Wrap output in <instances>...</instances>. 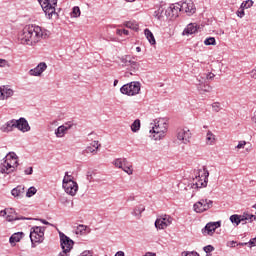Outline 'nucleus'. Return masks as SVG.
I'll return each mask as SVG.
<instances>
[{
    "mask_svg": "<svg viewBox=\"0 0 256 256\" xmlns=\"http://www.w3.org/2000/svg\"><path fill=\"white\" fill-rule=\"evenodd\" d=\"M71 15L72 17H81V9L78 6L73 7Z\"/></svg>",
    "mask_w": 256,
    "mask_h": 256,
    "instance_id": "38",
    "label": "nucleus"
},
{
    "mask_svg": "<svg viewBox=\"0 0 256 256\" xmlns=\"http://www.w3.org/2000/svg\"><path fill=\"white\" fill-rule=\"evenodd\" d=\"M206 145H215V134L211 130L206 134Z\"/></svg>",
    "mask_w": 256,
    "mask_h": 256,
    "instance_id": "28",
    "label": "nucleus"
},
{
    "mask_svg": "<svg viewBox=\"0 0 256 256\" xmlns=\"http://www.w3.org/2000/svg\"><path fill=\"white\" fill-rule=\"evenodd\" d=\"M87 231L88 233L91 232V230L87 226L80 224L76 228V235H87Z\"/></svg>",
    "mask_w": 256,
    "mask_h": 256,
    "instance_id": "24",
    "label": "nucleus"
},
{
    "mask_svg": "<svg viewBox=\"0 0 256 256\" xmlns=\"http://www.w3.org/2000/svg\"><path fill=\"white\" fill-rule=\"evenodd\" d=\"M165 14V6H160L155 12L154 17L158 19V21H161L163 19V15Z\"/></svg>",
    "mask_w": 256,
    "mask_h": 256,
    "instance_id": "29",
    "label": "nucleus"
},
{
    "mask_svg": "<svg viewBox=\"0 0 256 256\" xmlns=\"http://www.w3.org/2000/svg\"><path fill=\"white\" fill-rule=\"evenodd\" d=\"M122 169L127 175H133V166L129 164V161H127V164H125Z\"/></svg>",
    "mask_w": 256,
    "mask_h": 256,
    "instance_id": "34",
    "label": "nucleus"
},
{
    "mask_svg": "<svg viewBox=\"0 0 256 256\" xmlns=\"http://www.w3.org/2000/svg\"><path fill=\"white\" fill-rule=\"evenodd\" d=\"M7 65V60L0 59V67H5Z\"/></svg>",
    "mask_w": 256,
    "mask_h": 256,
    "instance_id": "55",
    "label": "nucleus"
},
{
    "mask_svg": "<svg viewBox=\"0 0 256 256\" xmlns=\"http://www.w3.org/2000/svg\"><path fill=\"white\" fill-rule=\"evenodd\" d=\"M144 256H156V254L152 252H147Z\"/></svg>",
    "mask_w": 256,
    "mask_h": 256,
    "instance_id": "63",
    "label": "nucleus"
},
{
    "mask_svg": "<svg viewBox=\"0 0 256 256\" xmlns=\"http://www.w3.org/2000/svg\"><path fill=\"white\" fill-rule=\"evenodd\" d=\"M250 75L253 79H256V67L251 71Z\"/></svg>",
    "mask_w": 256,
    "mask_h": 256,
    "instance_id": "57",
    "label": "nucleus"
},
{
    "mask_svg": "<svg viewBox=\"0 0 256 256\" xmlns=\"http://www.w3.org/2000/svg\"><path fill=\"white\" fill-rule=\"evenodd\" d=\"M16 123V129H19V131H22V133H27V131H31V126H29V122H27V119L20 118L18 120H15Z\"/></svg>",
    "mask_w": 256,
    "mask_h": 256,
    "instance_id": "14",
    "label": "nucleus"
},
{
    "mask_svg": "<svg viewBox=\"0 0 256 256\" xmlns=\"http://www.w3.org/2000/svg\"><path fill=\"white\" fill-rule=\"evenodd\" d=\"M236 15L240 18L243 19V17H245V8H239V10L236 12Z\"/></svg>",
    "mask_w": 256,
    "mask_h": 256,
    "instance_id": "42",
    "label": "nucleus"
},
{
    "mask_svg": "<svg viewBox=\"0 0 256 256\" xmlns=\"http://www.w3.org/2000/svg\"><path fill=\"white\" fill-rule=\"evenodd\" d=\"M13 129H16L15 119H12V120L6 122L1 127V131H3V133H9V132L13 131Z\"/></svg>",
    "mask_w": 256,
    "mask_h": 256,
    "instance_id": "17",
    "label": "nucleus"
},
{
    "mask_svg": "<svg viewBox=\"0 0 256 256\" xmlns=\"http://www.w3.org/2000/svg\"><path fill=\"white\" fill-rule=\"evenodd\" d=\"M37 221H40L43 223V225H51V223H49L47 220L45 219H37Z\"/></svg>",
    "mask_w": 256,
    "mask_h": 256,
    "instance_id": "56",
    "label": "nucleus"
},
{
    "mask_svg": "<svg viewBox=\"0 0 256 256\" xmlns=\"http://www.w3.org/2000/svg\"><path fill=\"white\" fill-rule=\"evenodd\" d=\"M115 256H125V252L123 251H118Z\"/></svg>",
    "mask_w": 256,
    "mask_h": 256,
    "instance_id": "60",
    "label": "nucleus"
},
{
    "mask_svg": "<svg viewBox=\"0 0 256 256\" xmlns=\"http://www.w3.org/2000/svg\"><path fill=\"white\" fill-rule=\"evenodd\" d=\"M248 243L250 244V247H255L256 246V237L250 239V241Z\"/></svg>",
    "mask_w": 256,
    "mask_h": 256,
    "instance_id": "52",
    "label": "nucleus"
},
{
    "mask_svg": "<svg viewBox=\"0 0 256 256\" xmlns=\"http://www.w3.org/2000/svg\"><path fill=\"white\" fill-rule=\"evenodd\" d=\"M126 27H128V29H137V25L133 24V22H127Z\"/></svg>",
    "mask_w": 256,
    "mask_h": 256,
    "instance_id": "48",
    "label": "nucleus"
},
{
    "mask_svg": "<svg viewBox=\"0 0 256 256\" xmlns=\"http://www.w3.org/2000/svg\"><path fill=\"white\" fill-rule=\"evenodd\" d=\"M19 167V161H17V154L10 152L6 155V160L0 165V173L10 175L15 169Z\"/></svg>",
    "mask_w": 256,
    "mask_h": 256,
    "instance_id": "2",
    "label": "nucleus"
},
{
    "mask_svg": "<svg viewBox=\"0 0 256 256\" xmlns=\"http://www.w3.org/2000/svg\"><path fill=\"white\" fill-rule=\"evenodd\" d=\"M193 207L195 213H205V211H209L213 207V200L201 199Z\"/></svg>",
    "mask_w": 256,
    "mask_h": 256,
    "instance_id": "9",
    "label": "nucleus"
},
{
    "mask_svg": "<svg viewBox=\"0 0 256 256\" xmlns=\"http://www.w3.org/2000/svg\"><path fill=\"white\" fill-rule=\"evenodd\" d=\"M49 31L37 25H26L18 34V39L22 45H37L41 39H47Z\"/></svg>",
    "mask_w": 256,
    "mask_h": 256,
    "instance_id": "1",
    "label": "nucleus"
},
{
    "mask_svg": "<svg viewBox=\"0 0 256 256\" xmlns=\"http://www.w3.org/2000/svg\"><path fill=\"white\" fill-rule=\"evenodd\" d=\"M38 2L48 19H53V15L57 16L55 9V7H57V0H38Z\"/></svg>",
    "mask_w": 256,
    "mask_h": 256,
    "instance_id": "5",
    "label": "nucleus"
},
{
    "mask_svg": "<svg viewBox=\"0 0 256 256\" xmlns=\"http://www.w3.org/2000/svg\"><path fill=\"white\" fill-rule=\"evenodd\" d=\"M114 165L118 169H123V166L127 165V160L126 158H117L116 160H114Z\"/></svg>",
    "mask_w": 256,
    "mask_h": 256,
    "instance_id": "30",
    "label": "nucleus"
},
{
    "mask_svg": "<svg viewBox=\"0 0 256 256\" xmlns=\"http://www.w3.org/2000/svg\"><path fill=\"white\" fill-rule=\"evenodd\" d=\"M209 182V170L203 168V170H198V175L196 176L195 186L197 189H202V187H207Z\"/></svg>",
    "mask_w": 256,
    "mask_h": 256,
    "instance_id": "8",
    "label": "nucleus"
},
{
    "mask_svg": "<svg viewBox=\"0 0 256 256\" xmlns=\"http://www.w3.org/2000/svg\"><path fill=\"white\" fill-rule=\"evenodd\" d=\"M203 251H205V253H212V251H215V247L212 245H207L203 248Z\"/></svg>",
    "mask_w": 256,
    "mask_h": 256,
    "instance_id": "44",
    "label": "nucleus"
},
{
    "mask_svg": "<svg viewBox=\"0 0 256 256\" xmlns=\"http://www.w3.org/2000/svg\"><path fill=\"white\" fill-rule=\"evenodd\" d=\"M55 135L58 138L65 137L67 135V128L65 126L61 125L55 130Z\"/></svg>",
    "mask_w": 256,
    "mask_h": 256,
    "instance_id": "27",
    "label": "nucleus"
},
{
    "mask_svg": "<svg viewBox=\"0 0 256 256\" xmlns=\"http://www.w3.org/2000/svg\"><path fill=\"white\" fill-rule=\"evenodd\" d=\"M216 228L213 225V222H209L206 224V226L202 229V233L204 235H213V233H215Z\"/></svg>",
    "mask_w": 256,
    "mask_h": 256,
    "instance_id": "20",
    "label": "nucleus"
},
{
    "mask_svg": "<svg viewBox=\"0 0 256 256\" xmlns=\"http://www.w3.org/2000/svg\"><path fill=\"white\" fill-rule=\"evenodd\" d=\"M11 195L13 197H23L25 195V186L18 185L16 188L12 189Z\"/></svg>",
    "mask_w": 256,
    "mask_h": 256,
    "instance_id": "19",
    "label": "nucleus"
},
{
    "mask_svg": "<svg viewBox=\"0 0 256 256\" xmlns=\"http://www.w3.org/2000/svg\"><path fill=\"white\" fill-rule=\"evenodd\" d=\"M197 89L198 91H200V93H209V91H211V86H209L208 84H203V82L199 80Z\"/></svg>",
    "mask_w": 256,
    "mask_h": 256,
    "instance_id": "26",
    "label": "nucleus"
},
{
    "mask_svg": "<svg viewBox=\"0 0 256 256\" xmlns=\"http://www.w3.org/2000/svg\"><path fill=\"white\" fill-rule=\"evenodd\" d=\"M204 77L208 80L214 79L215 78V74L213 73H208V74H204Z\"/></svg>",
    "mask_w": 256,
    "mask_h": 256,
    "instance_id": "50",
    "label": "nucleus"
},
{
    "mask_svg": "<svg viewBox=\"0 0 256 256\" xmlns=\"http://www.w3.org/2000/svg\"><path fill=\"white\" fill-rule=\"evenodd\" d=\"M167 127L165 120L160 119L157 122H155L154 127L150 130V133L154 134L155 141H160V139H163L165 137V134L167 133Z\"/></svg>",
    "mask_w": 256,
    "mask_h": 256,
    "instance_id": "3",
    "label": "nucleus"
},
{
    "mask_svg": "<svg viewBox=\"0 0 256 256\" xmlns=\"http://www.w3.org/2000/svg\"><path fill=\"white\" fill-rule=\"evenodd\" d=\"M143 211H145V206L140 204L134 208L132 215L135 217H141V213H143Z\"/></svg>",
    "mask_w": 256,
    "mask_h": 256,
    "instance_id": "31",
    "label": "nucleus"
},
{
    "mask_svg": "<svg viewBox=\"0 0 256 256\" xmlns=\"http://www.w3.org/2000/svg\"><path fill=\"white\" fill-rule=\"evenodd\" d=\"M212 225H214L215 229H218V227H221V221L212 222Z\"/></svg>",
    "mask_w": 256,
    "mask_h": 256,
    "instance_id": "54",
    "label": "nucleus"
},
{
    "mask_svg": "<svg viewBox=\"0 0 256 256\" xmlns=\"http://www.w3.org/2000/svg\"><path fill=\"white\" fill-rule=\"evenodd\" d=\"M13 89L7 88L5 86L0 87V100L3 101L5 99H9V97H13Z\"/></svg>",
    "mask_w": 256,
    "mask_h": 256,
    "instance_id": "16",
    "label": "nucleus"
},
{
    "mask_svg": "<svg viewBox=\"0 0 256 256\" xmlns=\"http://www.w3.org/2000/svg\"><path fill=\"white\" fill-rule=\"evenodd\" d=\"M212 109L215 113H219L221 111V104L219 102H214L212 104Z\"/></svg>",
    "mask_w": 256,
    "mask_h": 256,
    "instance_id": "41",
    "label": "nucleus"
},
{
    "mask_svg": "<svg viewBox=\"0 0 256 256\" xmlns=\"http://www.w3.org/2000/svg\"><path fill=\"white\" fill-rule=\"evenodd\" d=\"M193 33H197V24L190 23L183 31V35H193Z\"/></svg>",
    "mask_w": 256,
    "mask_h": 256,
    "instance_id": "21",
    "label": "nucleus"
},
{
    "mask_svg": "<svg viewBox=\"0 0 256 256\" xmlns=\"http://www.w3.org/2000/svg\"><path fill=\"white\" fill-rule=\"evenodd\" d=\"M69 253H71V252H69L67 250H62V252H60L58 256H69Z\"/></svg>",
    "mask_w": 256,
    "mask_h": 256,
    "instance_id": "53",
    "label": "nucleus"
},
{
    "mask_svg": "<svg viewBox=\"0 0 256 256\" xmlns=\"http://www.w3.org/2000/svg\"><path fill=\"white\" fill-rule=\"evenodd\" d=\"M253 0H247L241 3L240 7L241 9H250V7H253Z\"/></svg>",
    "mask_w": 256,
    "mask_h": 256,
    "instance_id": "37",
    "label": "nucleus"
},
{
    "mask_svg": "<svg viewBox=\"0 0 256 256\" xmlns=\"http://www.w3.org/2000/svg\"><path fill=\"white\" fill-rule=\"evenodd\" d=\"M139 91H141V83L139 82H130L120 88L122 95H127L128 97L139 95Z\"/></svg>",
    "mask_w": 256,
    "mask_h": 256,
    "instance_id": "6",
    "label": "nucleus"
},
{
    "mask_svg": "<svg viewBox=\"0 0 256 256\" xmlns=\"http://www.w3.org/2000/svg\"><path fill=\"white\" fill-rule=\"evenodd\" d=\"M173 223V218L167 214L158 216V218L155 221V227L156 229H167L169 225Z\"/></svg>",
    "mask_w": 256,
    "mask_h": 256,
    "instance_id": "11",
    "label": "nucleus"
},
{
    "mask_svg": "<svg viewBox=\"0 0 256 256\" xmlns=\"http://www.w3.org/2000/svg\"><path fill=\"white\" fill-rule=\"evenodd\" d=\"M180 11L184 13H188L189 15H193L197 9L195 8V4L193 1H188V2H182L180 6Z\"/></svg>",
    "mask_w": 256,
    "mask_h": 256,
    "instance_id": "13",
    "label": "nucleus"
},
{
    "mask_svg": "<svg viewBox=\"0 0 256 256\" xmlns=\"http://www.w3.org/2000/svg\"><path fill=\"white\" fill-rule=\"evenodd\" d=\"M87 180L90 182L93 181V175L91 174V172L87 173Z\"/></svg>",
    "mask_w": 256,
    "mask_h": 256,
    "instance_id": "58",
    "label": "nucleus"
},
{
    "mask_svg": "<svg viewBox=\"0 0 256 256\" xmlns=\"http://www.w3.org/2000/svg\"><path fill=\"white\" fill-rule=\"evenodd\" d=\"M32 218H27V217H15L13 215H7L6 220L11 222V221H29Z\"/></svg>",
    "mask_w": 256,
    "mask_h": 256,
    "instance_id": "32",
    "label": "nucleus"
},
{
    "mask_svg": "<svg viewBox=\"0 0 256 256\" xmlns=\"http://www.w3.org/2000/svg\"><path fill=\"white\" fill-rule=\"evenodd\" d=\"M101 147L99 141H93L90 146L86 148V153H97V150Z\"/></svg>",
    "mask_w": 256,
    "mask_h": 256,
    "instance_id": "22",
    "label": "nucleus"
},
{
    "mask_svg": "<svg viewBox=\"0 0 256 256\" xmlns=\"http://www.w3.org/2000/svg\"><path fill=\"white\" fill-rule=\"evenodd\" d=\"M73 125H74L73 122L68 121L65 124H63L62 127H64V129H66V131H69V129L73 128Z\"/></svg>",
    "mask_w": 256,
    "mask_h": 256,
    "instance_id": "45",
    "label": "nucleus"
},
{
    "mask_svg": "<svg viewBox=\"0 0 256 256\" xmlns=\"http://www.w3.org/2000/svg\"><path fill=\"white\" fill-rule=\"evenodd\" d=\"M231 223H235V225H239L241 223V220L239 219V215L234 214L230 216Z\"/></svg>",
    "mask_w": 256,
    "mask_h": 256,
    "instance_id": "39",
    "label": "nucleus"
},
{
    "mask_svg": "<svg viewBox=\"0 0 256 256\" xmlns=\"http://www.w3.org/2000/svg\"><path fill=\"white\" fill-rule=\"evenodd\" d=\"M62 187L65 193L71 195V197H75V195H77V191H79V185L71 178H63Z\"/></svg>",
    "mask_w": 256,
    "mask_h": 256,
    "instance_id": "7",
    "label": "nucleus"
},
{
    "mask_svg": "<svg viewBox=\"0 0 256 256\" xmlns=\"http://www.w3.org/2000/svg\"><path fill=\"white\" fill-rule=\"evenodd\" d=\"M139 129H141V120L136 119L131 125V131H133V133H137Z\"/></svg>",
    "mask_w": 256,
    "mask_h": 256,
    "instance_id": "33",
    "label": "nucleus"
},
{
    "mask_svg": "<svg viewBox=\"0 0 256 256\" xmlns=\"http://www.w3.org/2000/svg\"><path fill=\"white\" fill-rule=\"evenodd\" d=\"M177 139L178 141H182L185 145L189 143V139H191V131L180 129L177 131Z\"/></svg>",
    "mask_w": 256,
    "mask_h": 256,
    "instance_id": "15",
    "label": "nucleus"
},
{
    "mask_svg": "<svg viewBox=\"0 0 256 256\" xmlns=\"http://www.w3.org/2000/svg\"><path fill=\"white\" fill-rule=\"evenodd\" d=\"M144 35L146 36V39H148L150 45H155V36L153 35V32H151V30L145 29Z\"/></svg>",
    "mask_w": 256,
    "mask_h": 256,
    "instance_id": "25",
    "label": "nucleus"
},
{
    "mask_svg": "<svg viewBox=\"0 0 256 256\" xmlns=\"http://www.w3.org/2000/svg\"><path fill=\"white\" fill-rule=\"evenodd\" d=\"M23 237H25V233L16 232V233L12 234L11 237L9 238V243L11 245H15V243H19V241H21V239H23Z\"/></svg>",
    "mask_w": 256,
    "mask_h": 256,
    "instance_id": "18",
    "label": "nucleus"
},
{
    "mask_svg": "<svg viewBox=\"0 0 256 256\" xmlns=\"http://www.w3.org/2000/svg\"><path fill=\"white\" fill-rule=\"evenodd\" d=\"M246 216L247 221H249L250 223H252L255 219L256 216L253 214H244Z\"/></svg>",
    "mask_w": 256,
    "mask_h": 256,
    "instance_id": "46",
    "label": "nucleus"
},
{
    "mask_svg": "<svg viewBox=\"0 0 256 256\" xmlns=\"http://www.w3.org/2000/svg\"><path fill=\"white\" fill-rule=\"evenodd\" d=\"M216 41H215V38L214 37H210V38H207L205 41H204V44L205 45H215Z\"/></svg>",
    "mask_w": 256,
    "mask_h": 256,
    "instance_id": "43",
    "label": "nucleus"
},
{
    "mask_svg": "<svg viewBox=\"0 0 256 256\" xmlns=\"http://www.w3.org/2000/svg\"><path fill=\"white\" fill-rule=\"evenodd\" d=\"M189 256H199V253L192 251L189 253Z\"/></svg>",
    "mask_w": 256,
    "mask_h": 256,
    "instance_id": "61",
    "label": "nucleus"
},
{
    "mask_svg": "<svg viewBox=\"0 0 256 256\" xmlns=\"http://www.w3.org/2000/svg\"><path fill=\"white\" fill-rule=\"evenodd\" d=\"M47 70V63L40 62L35 68L29 70L31 77H40Z\"/></svg>",
    "mask_w": 256,
    "mask_h": 256,
    "instance_id": "12",
    "label": "nucleus"
},
{
    "mask_svg": "<svg viewBox=\"0 0 256 256\" xmlns=\"http://www.w3.org/2000/svg\"><path fill=\"white\" fill-rule=\"evenodd\" d=\"M37 193V188L36 187H30L28 191L26 192V197H33Z\"/></svg>",
    "mask_w": 256,
    "mask_h": 256,
    "instance_id": "40",
    "label": "nucleus"
},
{
    "mask_svg": "<svg viewBox=\"0 0 256 256\" xmlns=\"http://www.w3.org/2000/svg\"><path fill=\"white\" fill-rule=\"evenodd\" d=\"M247 145V142L245 141H240L238 145L236 146L237 149H243Z\"/></svg>",
    "mask_w": 256,
    "mask_h": 256,
    "instance_id": "49",
    "label": "nucleus"
},
{
    "mask_svg": "<svg viewBox=\"0 0 256 256\" xmlns=\"http://www.w3.org/2000/svg\"><path fill=\"white\" fill-rule=\"evenodd\" d=\"M64 179H73V176L69 175V172H66Z\"/></svg>",
    "mask_w": 256,
    "mask_h": 256,
    "instance_id": "59",
    "label": "nucleus"
},
{
    "mask_svg": "<svg viewBox=\"0 0 256 256\" xmlns=\"http://www.w3.org/2000/svg\"><path fill=\"white\" fill-rule=\"evenodd\" d=\"M167 11H171L172 15H177V12L181 11V4H177L176 6H170L168 10L165 11V13H167Z\"/></svg>",
    "mask_w": 256,
    "mask_h": 256,
    "instance_id": "35",
    "label": "nucleus"
},
{
    "mask_svg": "<svg viewBox=\"0 0 256 256\" xmlns=\"http://www.w3.org/2000/svg\"><path fill=\"white\" fill-rule=\"evenodd\" d=\"M30 241L32 243V248H35V243H43V241H45V227H32L30 230Z\"/></svg>",
    "mask_w": 256,
    "mask_h": 256,
    "instance_id": "4",
    "label": "nucleus"
},
{
    "mask_svg": "<svg viewBox=\"0 0 256 256\" xmlns=\"http://www.w3.org/2000/svg\"><path fill=\"white\" fill-rule=\"evenodd\" d=\"M60 237V247L62 251H68L71 252V249H73V246L75 245V242L69 238L65 233L59 232Z\"/></svg>",
    "mask_w": 256,
    "mask_h": 256,
    "instance_id": "10",
    "label": "nucleus"
},
{
    "mask_svg": "<svg viewBox=\"0 0 256 256\" xmlns=\"http://www.w3.org/2000/svg\"><path fill=\"white\" fill-rule=\"evenodd\" d=\"M116 33L117 35H123V29H117Z\"/></svg>",
    "mask_w": 256,
    "mask_h": 256,
    "instance_id": "62",
    "label": "nucleus"
},
{
    "mask_svg": "<svg viewBox=\"0 0 256 256\" xmlns=\"http://www.w3.org/2000/svg\"><path fill=\"white\" fill-rule=\"evenodd\" d=\"M239 220H240V223H242V225H245L247 223V216L245 214L239 215Z\"/></svg>",
    "mask_w": 256,
    "mask_h": 256,
    "instance_id": "47",
    "label": "nucleus"
},
{
    "mask_svg": "<svg viewBox=\"0 0 256 256\" xmlns=\"http://www.w3.org/2000/svg\"><path fill=\"white\" fill-rule=\"evenodd\" d=\"M25 175H33V167H29L24 171Z\"/></svg>",
    "mask_w": 256,
    "mask_h": 256,
    "instance_id": "51",
    "label": "nucleus"
},
{
    "mask_svg": "<svg viewBox=\"0 0 256 256\" xmlns=\"http://www.w3.org/2000/svg\"><path fill=\"white\" fill-rule=\"evenodd\" d=\"M131 56H125L121 58L122 67L129 68V65L131 64Z\"/></svg>",
    "mask_w": 256,
    "mask_h": 256,
    "instance_id": "36",
    "label": "nucleus"
},
{
    "mask_svg": "<svg viewBox=\"0 0 256 256\" xmlns=\"http://www.w3.org/2000/svg\"><path fill=\"white\" fill-rule=\"evenodd\" d=\"M189 253L190 252L184 251V252H182V256H189Z\"/></svg>",
    "mask_w": 256,
    "mask_h": 256,
    "instance_id": "64",
    "label": "nucleus"
},
{
    "mask_svg": "<svg viewBox=\"0 0 256 256\" xmlns=\"http://www.w3.org/2000/svg\"><path fill=\"white\" fill-rule=\"evenodd\" d=\"M139 67H141V65L138 62L131 60L127 68L130 71L129 75H133V73H137V70L139 69Z\"/></svg>",
    "mask_w": 256,
    "mask_h": 256,
    "instance_id": "23",
    "label": "nucleus"
}]
</instances>
